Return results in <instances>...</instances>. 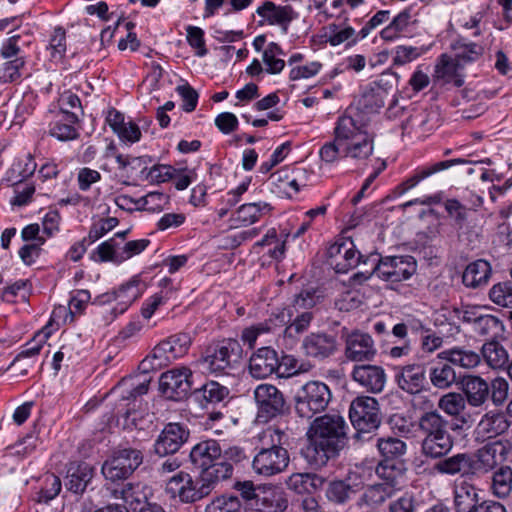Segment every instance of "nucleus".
Listing matches in <instances>:
<instances>
[{
    "label": "nucleus",
    "instance_id": "1",
    "mask_svg": "<svg viewBox=\"0 0 512 512\" xmlns=\"http://www.w3.org/2000/svg\"><path fill=\"white\" fill-rule=\"evenodd\" d=\"M348 425L338 413H328L315 418L307 431V444L301 455L314 468L325 466L339 455L347 443Z\"/></svg>",
    "mask_w": 512,
    "mask_h": 512
},
{
    "label": "nucleus",
    "instance_id": "2",
    "mask_svg": "<svg viewBox=\"0 0 512 512\" xmlns=\"http://www.w3.org/2000/svg\"><path fill=\"white\" fill-rule=\"evenodd\" d=\"M374 151V139L362 125L351 116H342L334 128V139L326 142L319 155L326 163H334L349 157L358 162L367 160Z\"/></svg>",
    "mask_w": 512,
    "mask_h": 512
},
{
    "label": "nucleus",
    "instance_id": "3",
    "mask_svg": "<svg viewBox=\"0 0 512 512\" xmlns=\"http://www.w3.org/2000/svg\"><path fill=\"white\" fill-rule=\"evenodd\" d=\"M448 425L449 421L436 409L419 416L418 428L423 435L421 452L424 456L439 459L452 450L454 442Z\"/></svg>",
    "mask_w": 512,
    "mask_h": 512
},
{
    "label": "nucleus",
    "instance_id": "4",
    "mask_svg": "<svg viewBox=\"0 0 512 512\" xmlns=\"http://www.w3.org/2000/svg\"><path fill=\"white\" fill-rule=\"evenodd\" d=\"M286 434L278 428L269 427L262 435V440H267L270 447L262 448L252 462L256 474L265 477L282 473L289 465V453L282 445L285 443Z\"/></svg>",
    "mask_w": 512,
    "mask_h": 512
},
{
    "label": "nucleus",
    "instance_id": "5",
    "mask_svg": "<svg viewBox=\"0 0 512 512\" xmlns=\"http://www.w3.org/2000/svg\"><path fill=\"white\" fill-rule=\"evenodd\" d=\"M242 355L243 349L237 340L224 339L208 346L197 363L209 373L228 374L240 363Z\"/></svg>",
    "mask_w": 512,
    "mask_h": 512
},
{
    "label": "nucleus",
    "instance_id": "6",
    "mask_svg": "<svg viewBox=\"0 0 512 512\" xmlns=\"http://www.w3.org/2000/svg\"><path fill=\"white\" fill-rule=\"evenodd\" d=\"M374 263V271L379 279L388 283H399L410 279L417 270V263L413 256H386L379 257L378 254H371L363 264Z\"/></svg>",
    "mask_w": 512,
    "mask_h": 512
},
{
    "label": "nucleus",
    "instance_id": "7",
    "mask_svg": "<svg viewBox=\"0 0 512 512\" xmlns=\"http://www.w3.org/2000/svg\"><path fill=\"white\" fill-rule=\"evenodd\" d=\"M349 417L356 429L354 439L365 441L370 432L376 430L381 423V415L378 401L370 396H359L350 405Z\"/></svg>",
    "mask_w": 512,
    "mask_h": 512
},
{
    "label": "nucleus",
    "instance_id": "8",
    "mask_svg": "<svg viewBox=\"0 0 512 512\" xmlns=\"http://www.w3.org/2000/svg\"><path fill=\"white\" fill-rule=\"evenodd\" d=\"M332 393L328 385L321 381L305 383L295 396L296 413L305 419L323 412L331 401Z\"/></svg>",
    "mask_w": 512,
    "mask_h": 512
},
{
    "label": "nucleus",
    "instance_id": "9",
    "mask_svg": "<svg viewBox=\"0 0 512 512\" xmlns=\"http://www.w3.org/2000/svg\"><path fill=\"white\" fill-rule=\"evenodd\" d=\"M165 492L181 503H195L209 495V485L200 478L194 479L189 473L180 471L166 483Z\"/></svg>",
    "mask_w": 512,
    "mask_h": 512
},
{
    "label": "nucleus",
    "instance_id": "10",
    "mask_svg": "<svg viewBox=\"0 0 512 512\" xmlns=\"http://www.w3.org/2000/svg\"><path fill=\"white\" fill-rule=\"evenodd\" d=\"M143 462V454L134 448L116 451L102 465L103 476L112 482L127 479Z\"/></svg>",
    "mask_w": 512,
    "mask_h": 512
},
{
    "label": "nucleus",
    "instance_id": "11",
    "mask_svg": "<svg viewBox=\"0 0 512 512\" xmlns=\"http://www.w3.org/2000/svg\"><path fill=\"white\" fill-rule=\"evenodd\" d=\"M253 395L257 406V418L260 421L267 422L285 413V397L276 386L268 383L259 384Z\"/></svg>",
    "mask_w": 512,
    "mask_h": 512
},
{
    "label": "nucleus",
    "instance_id": "12",
    "mask_svg": "<svg viewBox=\"0 0 512 512\" xmlns=\"http://www.w3.org/2000/svg\"><path fill=\"white\" fill-rule=\"evenodd\" d=\"M512 445L508 440H494L486 443L472 454L476 475L487 474L506 462Z\"/></svg>",
    "mask_w": 512,
    "mask_h": 512
},
{
    "label": "nucleus",
    "instance_id": "13",
    "mask_svg": "<svg viewBox=\"0 0 512 512\" xmlns=\"http://www.w3.org/2000/svg\"><path fill=\"white\" fill-rule=\"evenodd\" d=\"M193 373L186 366L176 367L161 374L159 387L162 394L171 400L179 401L190 394L193 386Z\"/></svg>",
    "mask_w": 512,
    "mask_h": 512
},
{
    "label": "nucleus",
    "instance_id": "14",
    "mask_svg": "<svg viewBox=\"0 0 512 512\" xmlns=\"http://www.w3.org/2000/svg\"><path fill=\"white\" fill-rule=\"evenodd\" d=\"M376 446L384 461L376 468V473L386 481L395 485V465L389 464V460L402 457L407 450V445L401 439L395 437L378 438Z\"/></svg>",
    "mask_w": 512,
    "mask_h": 512
},
{
    "label": "nucleus",
    "instance_id": "15",
    "mask_svg": "<svg viewBox=\"0 0 512 512\" xmlns=\"http://www.w3.org/2000/svg\"><path fill=\"white\" fill-rule=\"evenodd\" d=\"M192 344V337L188 333H177L156 345L152 351V358L157 366H164L187 354Z\"/></svg>",
    "mask_w": 512,
    "mask_h": 512
},
{
    "label": "nucleus",
    "instance_id": "16",
    "mask_svg": "<svg viewBox=\"0 0 512 512\" xmlns=\"http://www.w3.org/2000/svg\"><path fill=\"white\" fill-rule=\"evenodd\" d=\"M330 265L337 273H346L361 262L363 256L355 249L352 240L336 242L328 249Z\"/></svg>",
    "mask_w": 512,
    "mask_h": 512
},
{
    "label": "nucleus",
    "instance_id": "17",
    "mask_svg": "<svg viewBox=\"0 0 512 512\" xmlns=\"http://www.w3.org/2000/svg\"><path fill=\"white\" fill-rule=\"evenodd\" d=\"M189 430L180 423H168L154 443V451L164 457L176 453L188 440Z\"/></svg>",
    "mask_w": 512,
    "mask_h": 512
},
{
    "label": "nucleus",
    "instance_id": "18",
    "mask_svg": "<svg viewBox=\"0 0 512 512\" xmlns=\"http://www.w3.org/2000/svg\"><path fill=\"white\" fill-rule=\"evenodd\" d=\"M351 377L362 388L371 393L382 392L387 380L383 367L372 364L355 365Z\"/></svg>",
    "mask_w": 512,
    "mask_h": 512
},
{
    "label": "nucleus",
    "instance_id": "19",
    "mask_svg": "<svg viewBox=\"0 0 512 512\" xmlns=\"http://www.w3.org/2000/svg\"><path fill=\"white\" fill-rule=\"evenodd\" d=\"M302 349L306 356L324 360L336 352L337 340L334 335L324 332H313L304 338Z\"/></svg>",
    "mask_w": 512,
    "mask_h": 512
},
{
    "label": "nucleus",
    "instance_id": "20",
    "mask_svg": "<svg viewBox=\"0 0 512 512\" xmlns=\"http://www.w3.org/2000/svg\"><path fill=\"white\" fill-rule=\"evenodd\" d=\"M377 349L369 334L353 332L346 338L345 356L354 362L371 361L375 357Z\"/></svg>",
    "mask_w": 512,
    "mask_h": 512
},
{
    "label": "nucleus",
    "instance_id": "21",
    "mask_svg": "<svg viewBox=\"0 0 512 512\" xmlns=\"http://www.w3.org/2000/svg\"><path fill=\"white\" fill-rule=\"evenodd\" d=\"M395 380L403 391L417 394L424 390L427 384L426 370L421 364H408L396 368Z\"/></svg>",
    "mask_w": 512,
    "mask_h": 512
},
{
    "label": "nucleus",
    "instance_id": "22",
    "mask_svg": "<svg viewBox=\"0 0 512 512\" xmlns=\"http://www.w3.org/2000/svg\"><path fill=\"white\" fill-rule=\"evenodd\" d=\"M434 469L444 475L473 477L476 475L474 460L471 453L463 452L438 461Z\"/></svg>",
    "mask_w": 512,
    "mask_h": 512
},
{
    "label": "nucleus",
    "instance_id": "23",
    "mask_svg": "<svg viewBox=\"0 0 512 512\" xmlns=\"http://www.w3.org/2000/svg\"><path fill=\"white\" fill-rule=\"evenodd\" d=\"M279 368L277 352L270 347L259 348L249 360V373L255 379L271 376Z\"/></svg>",
    "mask_w": 512,
    "mask_h": 512
},
{
    "label": "nucleus",
    "instance_id": "24",
    "mask_svg": "<svg viewBox=\"0 0 512 512\" xmlns=\"http://www.w3.org/2000/svg\"><path fill=\"white\" fill-rule=\"evenodd\" d=\"M465 163V160L463 159H451V160H445L440 161L437 163H434L430 166L422 167L419 169H416L413 175L408 177L405 181L400 183L394 190V193L398 196H401L408 192L409 190L416 187L422 180L432 176L433 174H436L440 171H443L445 169H448L456 164H462Z\"/></svg>",
    "mask_w": 512,
    "mask_h": 512
},
{
    "label": "nucleus",
    "instance_id": "25",
    "mask_svg": "<svg viewBox=\"0 0 512 512\" xmlns=\"http://www.w3.org/2000/svg\"><path fill=\"white\" fill-rule=\"evenodd\" d=\"M463 67L452 56L442 54L435 66V78L443 83H451L456 87L464 84Z\"/></svg>",
    "mask_w": 512,
    "mask_h": 512
},
{
    "label": "nucleus",
    "instance_id": "26",
    "mask_svg": "<svg viewBox=\"0 0 512 512\" xmlns=\"http://www.w3.org/2000/svg\"><path fill=\"white\" fill-rule=\"evenodd\" d=\"M397 83V76L394 73H383L374 83V87L365 95L366 106L371 109H379L385 105L386 98L393 92Z\"/></svg>",
    "mask_w": 512,
    "mask_h": 512
},
{
    "label": "nucleus",
    "instance_id": "27",
    "mask_svg": "<svg viewBox=\"0 0 512 512\" xmlns=\"http://www.w3.org/2000/svg\"><path fill=\"white\" fill-rule=\"evenodd\" d=\"M464 397L472 407H480L486 403L490 394V386L486 380L477 375H468L462 381Z\"/></svg>",
    "mask_w": 512,
    "mask_h": 512
},
{
    "label": "nucleus",
    "instance_id": "28",
    "mask_svg": "<svg viewBox=\"0 0 512 512\" xmlns=\"http://www.w3.org/2000/svg\"><path fill=\"white\" fill-rule=\"evenodd\" d=\"M509 426L510 422L504 414L488 412L482 416L475 432L478 438L491 439L505 433Z\"/></svg>",
    "mask_w": 512,
    "mask_h": 512
},
{
    "label": "nucleus",
    "instance_id": "29",
    "mask_svg": "<svg viewBox=\"0 0 512 512\" xmlns=\"http://www.w3.org/2000/svg\"><path fill=\"white\" fill-rule=\"evenodd\" d=\"M190 459L195 466L203 470L213 462L222 459L220 444L213 439L202 441L192 448Z\"/></svg>",
    "mask_w": 512,
    "mask_h": 512
},
{
    "label": "nucleus",
    "instance_id": "30",
    "mask_svg": "<svg viewBox=\"0 0 512 512\" xmlns=\"http://www.w3.org/2000/svg\"><path fill=\"white\" fill-rule=\"evenodd\" d=\"M492 274V268L488 261L478 259L468 264L462 275L463 284L476 289L488 284Z\"/></svg>",
    "mask_w": 512,
    "mask_h": 512
},
{
    "label": "nucleus",
    "instance_id": "31",
    "mask_svg": "<svg viewBox=\"0 0 512 512\" xmlns=\"http://www.w3.org/2000/svg\"><path fill=\"white\" fill-rule=\"evenodd\" d=\"M79 123V114L70 113L68 116L61 115L60 119L52 122L49 134L59 141H71L79 137V130L75 126Z\"/></svg>",
    "mask_w": 512,
    "mask_h": 512
},
{
    "label": "nucleus",
    "instance_id": "32",
    "mask_svg": "<svg viewBox=\"0 0 512 512\" xmlns=\"http://www.w3.org/2000/svg\"><path fill=\"white\" fill-rule=\"evenodd\" d=\"M256 13L270 25H279L286 30L292 20V9L288 6L276 5L272 1H266L256 10Z\"/></svg>",
    "mask_w": 512,
    "mask_h": 512
},
{
    "label": "nucleus",
    "instance_id": "33",
    "mask_svg": "<svg viewBox=\"0 0 512 512\" xmlns=\"http://www.w3.org/2000/svg\"><path fill=\"white\" fill-rule=\"evenodd\" d=\"M477 488L467 482H461L454 489V507L456 512H472L478 503Z\"/></svg>",
    "mask_w": 512,
    "mask_h": 512
},
{
    "label": "nucleus",
    "instance_id": "34",
    "mask_svg": "<svg viewBox=\"0 0 512 512\" xmlns=\"http://www.w3.org/2000/svg\"><path fill=\"white\" fill-rule=\"evenodd\" d=\"M438 358L465 369H473L481 362L480 354L461 347H454L452 349L442 351L438 354Z\"/></svg>",
    "mask_w": 512,
    "mask_h": 512
},
{
    "label": "nucleus",
    "instance_id": "35",
    "mask_svg": "<svg viewBox=\"0 0 512 512\" xmlns=\"http://www.w3.org/2000/svg\"><path fill=\"white\" fill-rule=\"evenodd\" d=\"M233 466L229 461L221 460L215 461L207 468L202 470L201 481L205 485H209V494L214 490L215 486L232 476Z\"/></svg>",
    "mask_w": 512,
    "mask_h": 512
},
{
    "label": "nucleus",
    "instance_id": "36",
    "mask_svg": "<svg viewBox=\"0 0 512 512\" xmlns=\"http://www.w3.org/2000/svg\"><path fill=\"white\" fill-rule=\"evenodd\" d=\"M481 355L490 368L494 370L507 369L509 354L497 340L485 342L481 348Z\"/></svg>",
    "mask_w": 512,
    "mask_h": 512
},
{
    "label": "nucleus",
    "instance_id": "37",
    "mask_svg": "<svg viewBox=\"0 0 512 512\" xmlns=\"http://www.w3.org/2000/svg\"><path fill=\"white\" fill-rule=\"evenodd\" d=\"M323 484V479L312 473H294L286 480L287 487L297 494H312Z\"/></svg>",
    "mask_w": 512,
    "mask_h": 512
},
{
    "label": "nucleus",
    "instance_id": "38",
    "mask_svg": "<svg viewBox=\"0 0 512 512\" xmlns=\"http://www.w3.org/2000/svg\"><path fill=\"white\" fill-rule=\"evenodd\" d=\"M92 477L93 469L89 464L85 462L71 464L67 474V487L74 493L83 492Z\"/></svg>",
    "mask_w": 512,
    "mask_h": 512
},
{
    "label": "nucleus",
    "instance_id": "39",
    "mask_svg": "<svg viewBox=\"0 0 512 512\" xmlns=\"http://www.w3.org/2000/svg\"><path fill=\"white\" fill-rule=\"evenodd\" d=\"M492 494L499 498L505 499L512 494V467L502 465L492 474L491 486Z\"/></svg>",
    "mask_w": 512,
    "mask_h": 512
},
{
    "label": "nucleus",
    "instance_id": "40",
    "mask_svg": "<svg viewBox=\"0 0 512 512\" xmlns=\"http://www.w3.org/2000/svg\"><path fill=\"white\" fill-rule=\"evenodd\" d=\"M429 379L437 389H449L457 381L454 368L449 363H435L430 367Z\"/></svg>",
    "mask_w": 512,
    "mask_h": 512
},
{
    "label": "nucleus",
    "instance_id": "41",
    "mask_svg": "<svg viewBox=\"0 0 512 512\" xmlns=\"http://www.w3.org/2000/svg\"><path fill=\"white\" fill-rule=\"evenodd\" d=\"M139 297L138 281L131 280L122 285L118 290L113 293L104 294L98 297L95 301L101 304L110 302L111 300H120L124 307L121 313L132 304Z\"/></svg>",
    "mask_w": 512,
    "mask_h": 512
},
{
    "label": "nucleus",
    "instance_id": "42",
    "mask_svg": "<svg viewBox=\"0 0 512 512\" xmlns=\"http://www.w3.org/2000/svg\"><path fill=\"white\" fill-rule=\"evenodd\" d=\"M452 49L454 51L453 57L459 62V64H461L463 68L467 64L480 59L484 52V48L481 45L467 42L464 39L456 41L452 45Z\"/></svg>",
    "mask_w": 512,
    "mask_h": 512
},
{
    "label": "nucleus",
    "instance_id": "43",
    "mask_svg": "<svg viewBox=\"0 0 512 512\" xmlns=\"http://www.w3.org/2000/svg\"><path fill=\"white\" fill-rule=\"evenodd\" d=\"M267 203H247L243 204L236 211L233 218L234 227L248 226L259 220L260 216L265 210H269Z\"/></svg>",
    "mask_w": 512,
    "mask_h": 512
},
{
    "label": "nucleus",
    "instance_id": "44",
    "mask_svg": "<svg viewBox=\"0 0 512 512\" xmlns=\"http://www.w3.org/2000/svg\"><path fill=\"white\" fill-rule=\"evenodd\" d=\"M413 23L409 10L405 9L397 14L392 21L381 30L380 36L385 41H393L407 32L409 26Z\"/></svg>",
    "mask_w": 512,
    "mask_h": 512
},
{
    "label": "nucleus",
    "instance_id": "45",
    "mask_svg": "<svg viewBox=\"0 0 512 512\" xmlns=\"http://www.w3.org/2000/svg\"><path fill=\"white\" fill-rule=\"evenodd\" d=\"M473 331L477 335L489 339L488 341H494L503 335L504 325L496 316L484 314V316L476 323Z\"/></svg>",
    "mask_w": 512,
    "mask_h": 512
},
{
    "label": "nucleus",
    "instance_id": "46",
    "mask_svg": "<svg viewBox=\"0 0 512 512\" xmlns=\"http://www.w3.org/2000/svg\"><path fill=\"white\" fill-rule=\"evenodd\" d=\"M194 394L205 404H217L224 401L229 395V389L216 381H209L201 388L195 389Z\"/></svg>",
    "mask_w": 512,
    "mask_h": 512
},
{
    "label": "nucleus",
    "instance_id": "47",
    "mask_svg": "<svg viewBox=\"0 0 512 512\" xmlns=\"http://www.w3.org/2000/svg\"><path fill=\"white\" fill-rule=\"evenodd\" d=\"M464 395L457 392H449L442 395L438 400V408L441 409L448 416H458L466 409Z\"/></svg>",
    "mask_w": 512,
    "mask_h": 512
},
{
    "label": "nucleus",
    "instance_id": "48",
    "mask_svg": "<svg viewBox=\"0 0 512 512\" xmlns=\"http://www.w3.org/2000/svg\"><path fill=\"white\" fill-rule=\"evenodd\" d=\"M261 496H266L267 501L257 499L255 505L262 512H282L287 507V500L280 492H276L272 488H262Z\"/></svg>",
    "mask_w": 512,
    "mask_h": 512
},
{
    "label": "nucleus",
    "instance_id": "49",
    "mask_svg": "<svg viewBox=\"0 0 512 512\" xmlns=\"http://www.w3.org/2000/svg\"><path fill=\"white\" fill-rule=\"evenodd\" d=\"M489 299L498 306L512 308V281L494 284L489 290Z\"/></svg>",
    "mask_w": 512,
    "mask_h": 512
},
{
    "label": "nucleus",
    "instance_id": "50",
    "mask_svg": "<svg viewBox=\"0 0 512 512\" xmlns=\"http://www.w3.org/2000/svg\"><path fill=\"white\" fill-rule=\"evenodd\" d=\"M61 480L54 474H46L38 493V503H46L54 499L61 491Z\"/></svg>",
    "mask_w": 512,
    "mask_h": 512
},
{
    "label": "nucleus",
    "instance_id": "51",
    "mask_svg": "<svg viewBox=\"0 0 512 512\" xmlns=\"http://www.w3.org/2000/svg\"><path fill=\"white\" fill-rule=\"evenodd\" d=\"M49 337L48 332H39L35 335V337L26 345V348L23 349L17 357L12 362L11 366L16 365L20 361L26 359V358H32L38 355L46 343L47 339Z\"/></svg>",
    "mask_w": 512,
    "mask_h": 512
},
{
    "label": "nucleus",
    "instance_id": "52",
    "mask_svg": "<svg viewBox=\"0 0 512 512\" xmlns=\"http://www.w3.org/2000/svg\"><path fill=\"white\" fill-rule=\"evenodd\" d=\"M313 314L310 311H303L298 314L295 319L284 330V336L289 338H296L298 335L304 333L309 328Z\"/></svg>",
    "mask_w": 512,
    "mask_h": 512
},
{
    "label": "nucleus",
    "instance_id": "53",
    "mask_svg": "<svg viewBox=\"0 0 512 512\" xmlns=\"http://www.w3.org/2000/svg\"><path fill=\"white\" fill-rule=\"evenodd\" d=\"M274 329L272 320H267L262 323H258L256 325L245 328L242 331L241 339L247 344L250 348H253L257 338L262 334H267L272 332Z\"/></svg>",
    "mask_w": 512,
    "mask_h": 512
},
{
    "label": "nucleus",
    "instance_id": "54",
    "mask_svg": "<svg viewBox=\"0 0 512 512\" xmlns=\"http://www.w3.org/2000/svg\"><path fill=\"white\" fill-rule=\"evenodd\" d=\"M241 503L236 496H221L207 505L205 512H239Z\"/></svg>",
    "mask_w": 512,
    "mask_h": 512
},
{
    "label": "nucleus",
    "instance_id": "55",
    "mask_svg": "<svg viewBox=\"0 0 512 512\" xmlns=\"http://www.w3.org/2000/svg\"><path fill=\"white\" fill-rule=\"evenodd\" d=\"M353 493L351 486L344 481L331 482L326 491L328 499L336 503L346 502Z\"/></svg>",
    "mask_w": 512,
    "mask_h": 512
},
{
    "label": "nucleus",
    "instance_id": "56",
    "mask_svg": "<svg viewBox=\"0 0 512 512\" xmlns=\"http://www.w3.org/2000/svg\"><path fill=\"white\" fill-rule=\"evenodd\" d=\"M424 53L420 47L399 45L395 48L393 56L394 65H405L419 58Z\"/></svg>",
    "mask_w": 512,
    "mask_h": 512
},
{
    "label": "nucleus",
    "instance_id": "57",
    "mask_svg": "<svg viewBox=\"0 0 512 512\" xmlns=\"http://www.w3.org/2000/svg\"><path fill=\"white\" fill-rule=\"evenodd\" d=\"M174 291L173 288H170L166 291H161L160 293H156L150 298H148L141 308V315L145 319H150L155 311L163 305L166 300L170 297V294Z\"/></svg>",
    "mask_w": 512,
    "mask_h": 512
},
{
    "label": "nucleus",
    "instance_id": "58",
    "mask_svg": "<svg viewBox=\"0 0 512 512\" xmlns=\"http://www.w3.org/2000/svg\"><path fill=\"white\" fill-rule=\"evenodd\" d=\"M444 207L448 215L454 219L456 226L462 228L467 221L469 209L457 199L445 200Z\"/></svg>",
    "mask_w": 512,
    "mask_h": 512
},
{
    "label": "nucleus",
    "instance_id": "59",
    "mask_svg": "<svg viewBox=\"0 0 512 512\" xmlns=\"http://www.w3.org/2000/svg\"><path fill=\"white\" fill-rule=\"evenodd\" d=\"M61 115L68 116L70 113L82 114V106L79 97L71 91L63 92L58 100Z\"/></svg>",
    "mask_w": 512,
    "mask_h": 512
},
{
    "label": "nucleus",
    "instance_id": "60",
    "mask_svg": "<svg viewBox=\"0 0 512 512\" xmlns=\"http://www.w3.org/2000/svg\"><path fill=\"white\" fill-rule=\"evenodd\" d=\"M118 223L119 221L116 217H108L94 223L88 233L90 243H93L103 237L106 233L114 229Z\"/></svg>",
    "mask_w": 512,
    "mask_h": 512
},
{
    "label": "nucleus",
    "instance_id": "61",
    "mask_svg": "<svg viewBox=\"0 0 512 512\" xmlns=\"http://www.w3.org/2000/svg\"><path fill=\"white\" fill-rule=\"evenodd\" d=\"M24 66L22 58H15L0 66V82L7 83L16 81L20 77V69Z\"/></svg>",
    "mask_w": 512,
    "mask_h": 512
},
{
    "label": "nucleus",
    "instance_id": "62",
    "mask_svg": "<svg viewBox=\"0 0 512 512\" xmlns=\"http://www.w3.org/2000/svg\"><path fill=\"white\" fill-rule=\"evenodd\" d=\"M490 386L491 400L495 406H502L508 398L509 383L502 377L492 380Z\"/></svg>",
    "mask_w": 512,
    "mask_h": 512
},
{
    "label": "nucleus",
    "instance_id": "63",
    "mask_svg": "<svg viewBox=\"0 0 512 512\" xmlns=\"http://www.w3.org/2000/svg\"><path fill=\"white\" fill-rule=\"evenodd\" d=\"M328 30L329 31L326 34L327 41L332 46L340 45V44L352 39L355 35V30L352 27L340 28L336 24H330L328 26Z\"/></svg>",
    "mask_w": 512,
    "mask_h": 512
},
{
    "label": "nucleus",
    "instance_id": "64",
    "mask_svg": "<svg viewBox=\"0 0 512 512\" xmlns=\"http://www.w3.org/2000/svg\"><path fill=\"white\" fill-rule=\"evenodd\" d=\"M167 201L168 197L160 192H150L138 199V202H141V209L147 211L162 210Z\"/></svg>",
    "mask_w": 512,
    "mask_h": 512
}]
</instances>
